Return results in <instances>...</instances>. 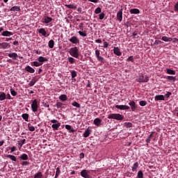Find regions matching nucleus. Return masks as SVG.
<instances>
[{
  "mask_svg": "<svg viewBox=\"0 0 178 178\" xmlns=\"http://www.w3.org/2000/svg\"><path fill=\"white\" fill-rule=\"evenodd\" d=\"M166 73L168 74H176V71L171 70V69H167L166 70Z\"/></svg>",
  "mask_w": 178,
  "mask_h": 178,
  "instance_id": "nucleus-39",
  "label": "nucleus"
},
{
  "mask_svg": "<svg viewBox=\"0 0 178 178\" xmlns=\"http://www.w3.org/2000/svg\"><path fill=\"white\" fill-rule=\"evenodd\" d=\"M108 47H109L108 42H104V48H108Z\"/></svg>",
  "mask_w": 178,
  "mask_h": 178,
  "instance_id": "nucleus-59",
  "label": "nucleus"
},
{
  "mask_svg": "<svg viewBox=\"0 0 178 178\" xmlns=\"http://www.w3.org/2000/svg\"><path fill=\"white\" fill-rule=\"evenodd\" d=\"M129 105L131 106V111H133V112H134V111L137 109V106H136V102L131 101L129 102Z\"/></svg>",
  "mask_w": 178,
  "mask_h": 178,
  "instance_id": "nucleus-12",
  "label": "nucleus"
},
{
  "mask_svg": "<svg viewBox=\"0 0 178 178\" xmlns=\"http://www.w3.org/2000/svg\"><path fill=\"white\" fill-rule=\"evenodd\" d=\"M1 35L3 37H10V35H13V33L9 31H5L1 33Z\"/></svg>",
  "mask_w": 178,
  "mask_h": 178,
  "instance_id": "nucleus-16",
  "label": "nucleus"
},
{
  "mask_svg": "<svg viewBox=\"0 0 178 178\" xmlns=\"http://www.w3.org/2000/svg\"><path fill=\"white\" fill-rule=\"evenodd\" d=\"M138 168V162L134 163L132 167V172H137V169Z\"/></svg>",
  "mask_w": 178,
  "mask_h": 178,
  "instance_id": "nucleus-35",
  "label": "nucleus"
},
{
  "mask_svg": "<svg viewBox=\"0 0 178 178\" xmlns=\"http://www.w3.org/2000/svg\"><path fill=\"white\" fill-rule=\"evenodd\" d=\"M137 178H144V173H143V171L140 170L138 172Z\"/></svg>",
  "mask_w": 178,
  "mask_h": 178,
  "instance_id": "nucleus-46",
  "label": "nucleus"
},
{
  "mask_svg": "<svg viewBox=\"0 0 178 178\" xmlns=\"http://www.w3.org/2000/svg\"><path fill=\"white\" fill-rule=\"evenodd\" d=\"M125 127L127 128H130V127H133V124H131V122H125L124 124Z\"/></svg>",
  "mask_w": 178,
  "mask_h": 178,
  "instance_id": "nucleus-50",
  "label": "nucleus"
},
{
  "mask_svg": "<svg viewBox=\"0 0 178 178\" xmlns=\"http://www.w3.org/2000/svg\"><path fill=\"white\" fill-rule=\"evenodd\" d=\"M102 122V120H101V119L95 118L93 121V123H94V124H95V126H97V127H99V126H101Z\"/></svg>",
  "mask_w": 178,
  "mask_h": 178,
  "instance_id": "nucleus-22",
  "label": "nucleus"
},
{
  "mask_svg": "<svg viewBox=\"0 0 178 178\" xmlns=\"http://www.w3.org/2000/svg\"><path fill=\"white\" fill-rule=\"evenodd\" d=\"M60 101L65 102V101H67V95H61L59 96Z\"/></svg>",
  "mask_w": 178,
  "mask_h": 178,
  "instance_id": "nucleus-31",
  "label": "nucleus"
},
{
  "mask_svg": "<svg viewBox=\"0 0 178 178\" xmlns=\"http://www.w3.org/2000/svg\"><path fill=\"white\" fill-rule=\"evenodd\" d=\"M68 62L70 65H73V63H75L76 59L73 58V57H68Z\"/></svg>",
  "mask_w": 178,
  "mask_h": 178,
  "instance_id": "nucleus-42",
  "label": "nucleus"
},
{
  "mask_svg": "<svg viewBox=\"0 0 178 178\" xmlns=\"http://www.w3.org/2000/svg\"><path fill=\"white\" fill-rule=\"evenodd\" d=\"M6 99V94L3 92H0V101H5Z\"/></svg>",
  "mask_w": 178,
  "mask_h": 178,
  "instance_id": "nucleus-33",
  "label": "nucleus"
},
{
  "mask_svg": "<svg viewBox=\"0 0 178 178\" xmlns=\"http://www.w3.org/2000/svg\"><path fill=\"white\" fill-rule=\"evenodd\" d=\"M54 45H55V42L54 41V40H50L48 44L49 48L52 49L54 48Z\"/></svg>",
  "mask_w": 178,
  "mask_h": 178,
  "instance_id": "nucleus-36",
  "label": "nucleus"
},
{
  "mask_svg": "<svg viewBox=\"0 0 178 178\" xmlns=\"http://www.w3.org/2000/svg\"><path fill=\"white\" fill-rule=\"evenodd\" d=\"M105 17V13H102L101 14H99V20H103V19Z\"/></svg>",
  "mask_w": 178,
  "mask_h": 178,
  "instance_id": "nucleus-56",
  "label": "nucleus"
},
{
  "mask_svg": "<svg viewBox=\"0 0 178 178\" xmlns=\"http://www.w3.org/2000/svg\"><path fill=\"white\" fill-rule=\"evenodd\" d=\"M8 56L13 59V60H16L19 58V56L16 53H10Z\"/></svg>",
  "mask_w": 178,
  "mask_h": 178,
  "instance_id": "nucleus-17",
  "label": "nucleus"
},
{
  "mask_svg": "<svg viewBox=\"0 0 178 178\" xmlns=\"http://www.w3.org/2000/svg\"><path fill=\"white\" fill-rule=\"evenodd\" d=\"M113 52L115 55H117V56H122V52L120 51L119 47H114Z\"/></svg>",
  "mask_w": 178,
  "mask_h": 178,
  "instance_id": "nucleus-15",
  "label": "nucleus"
},
{
  "mask_svg": "<svg viewBox=\"0 0 178 178\" xmlns=\"http://www.w3.org/2000/svg\"><path fill=\"white\" fill-rule=\"evenodd\" d=\"M78 33L79 35H81V37H87V31H79Z\"/></svg>",
  "mask_w": 178,
  "mask_h": 178,
  "instance_id": "nucleus-41",
  "label": "nucleus"
},
{
  "mask_svg": "<svg viewBox=\"0 0 178 178\" xmlns=\"http://www.w3.org/2000/svg\"><path fill=\"white\" fill-rule=\"evenodd\" d=\"M161 40H162V41H165V42H170L172 41V38H168L166 36H163Z\"/></svg>",
  "mask_w": 178,
  "mask_h": 178,
  "instance_id": "nucleus-34",
  "label": "nucleus"
},
{
  "mask_svg": "<svg viewBox=\"0 0 178 178\" xmlns=\"http://www.w3.org/2000/svg\"><path fill=\"white\" fill-rule=\"evenodd\" d=\"M90 134H91V129H90V127H88L84 131L83 136L85 138H87V137H90Z\"/></svg>",
  "mask_w": 178,
  "mask_h": 178,
  "instance_id": "nucleus-11",
  "label": "nucleus"
},
{
  "mask_svg": "<svg viewBox=\"0 0 178 178\" xmlns=\"http://www.w3.org/2000/svg\"><path fill=\"white\" fill-rule=\"evenodd\" d=\"M170 95H172V92H168L166 94H165V97L167 98H169V97H170Z\"/></svg>",
  "mask_w": 178,
  "mask_h": 178,
  "instance_id": "nucleus-62",
  "label": "nucleus"
},
{
  "mask_svg": "<svg viewBox=\"0 0 178 178\" xmlns=\"http://www.w3.org/2000/svg\"><path fill=\"white\" fill-rule=\"evenodd\" d=\"M97 59L99 62H101L102 63H105V58H104V57L99 56L98 57H97Z\"/></svg>",
  "mask_w": 178,
  "mask_h": 178,
  "instance_id": "nucleus-43",
  "label": "nucleus"
},
{
  "mask_svg": "<svg viewBox=\"0 0 178 178\" xmlns=\"http://www.w3.org/2000/svg\"><path fill=\"white\" fill-rule=\"evenodd\" d=\"M95 42H97V44H102V40L101 39H97L95 40Z\"/></svg>",
  "mask_w": 178,
  "mask_h": 178,
  "instance_id": "nucleus-60",
  "label": "nucleus"
},
{
  "mask_svg": "<svg viewBox=\"0 0 178 178\" xmlns=\"http://www.w3.org/2000/svg\"><path fill=\"white\" fill-rule=\"evenodd\" d=\"M15 151H16V147L13 146V147H11L10 149V152H15Z\"/></svg>",
  "mask_w": 178,
  "mask_h": 178,
  "instance_id": "nucleus-61",
  "label": "nucleus"
},
{
  "mask_svg": "<svg viewBox=\"0 0 178 178\" xmlns=\"http://www.w3.org/2000/svg\"><path fill=\"white\" fill-rule=\"evenodd\" d=\"M59 175H60V168L59 167H58L56 168L55 178L59 177Z\"/></svg>",
  "mask_w": 178,
  "mask_h": 178,
  "instance_id": "nucleus-44",
  "label": "nucleus"
},
{
  "mask_svg": "<svg viewBox=\"0 0 178 178\" xmlns=\"http://www.w3.org/2000/svg\"><path fill=\"white\" fill-rule=\"evenodd\" d=\"M28 129L29 131H35V127H34L33 126L28 125Z\"/></svg>",
  "mask_w": 178,
  "mask_h": 178,
  "instance_id": "nucleus-52",
  "label": "nucleus"
},
{
  "mask_svg": "<svg viewBox=\"0 0 178 178\" xmlns=\"http://www.w3.org/2000/svg\"><path fill=\"white\" fill-rule=\"evenodd\" d=\"M66 130H68L69 133H75L76 129L74 128H72L70 124L65 125Z\"/></svg>",
  "mask_w": 178,
  "mask_h": 178,
  "instance_id": "nucleus-18",
  "label": "nucleus"
},
{
  "mask_svg": "<svg viewBox=\"0 0 178 178\" xmlns=\"http://www.w3.org/2000/svg\"><path fill=\"white\" fill-rule=\"evenodd\" d=\"M129 12L131 15H138V13H140V10H138V8H132Z\"/></svg>",
  "mask_w": 178,
  "mask_h": 178,
  "instance_id": "nucleus-26",
  "label": "nucleus"
},
{
  "mask_svg": "<svg viewBox=\"0 0 178 178\" xmlns=\"http://www.w3.org/2000/svg\"><path fill=\"white\" fill-rule=\"evenodd\" d=\"M72 106H75V108H81L80 104H79L77 102H74L72 103Z\"/></svg>",
  "mask_w": 178,
  "mask_h": 178,
  "instance_id": "nucleus-47",
  "label": "nucleus"
},
{
  "mask_svg": "<svg viewBox=\"0 0 178 178\" xmlns=\"http://www.w3.org/2000/svg\"><path fill=\"white\" fill-rule=\"evenodd\" d=\"M25 70H26V72H28V73H35V70H34V68L30 67L29 65H27L26 67H25Z\"/></svg>",
  "mask_w": 178,
  "mask_h": 178,
  "instance_id": "nucleus-19",
  "label": "nucleus"
},
{
  "mask_svg": "<svg viewBox=\"0 0 178 178\" xmlns=\"http://www.w3.org/2000/svg\"><path fill=\"white\" fill-rule=\"evenodd\" d=\"M10 45H9V43L8 42H2L0 43V49H6L7 48H9Z\"/></svg>",
  "mask_w": 178,
  "mask_h": 178,
  "instance_id": "nucleus-13",
  "label": "nucleus"
},
{
  "mask_svg": "<svg viewBox=\"0 0 178 178\" xmlns=\"http://www.w3.org/2000/svg\"><path fill=\"white\" fill-rule=\"evenodd\" d=\"M139 104L140 106H145V105H147V102L142 100L139 102Z\"/></svg>",
  "mask_w": 178,
  "mask_h": 178,
  "instance_id": "nucleus-55",
  "label": "nucleus"
},
{
  "mask_svg": "<svg viewBox=\"0 0 178 178\" xmlns=\"http://www.w3.org/2000/svg\"><path fill=\"white\" fill-rule=\"evenodd\" d=\"M26 143V139H23L21 141L18 142V145H19V149H21L22 147H23V145Z\"/></svg>",
  "mask_w": 178,
  "mask_h": 178,
  "instance_id": "nucleus-37",
  "label": "nucleus"
},
{
  "mask_svg": "<svg viewBox=\"0 0 178 178\" xmlns=\"http://www.w3.org/2000/svg\"><path fill=\"white\" fill-rule=\"evenodd\" d=\"M172 42H178V38H172Z\"/></svg>",
  "mask_w": 178,
  "mask_h": 178,
  "instance_id": "nucleus-63",
  "label": "nucleus"
},
{
  "mask_svg": "<svg viewBox=\"0 0 178 178\" xmlns=\"http://www.w3.org/2000/svg\"><path fill=\"white\" fill-rule=\"evenodd\" d=\"M33 178H44V175H42V172H41V171H38L35 174Z\"/></svg>",
  "mask_w": 178,
  "mask_h": 178,
  "instance_id": "nucleus-29",
  "label": "nucleus"
},
{
  "mask_svg": "<svg viewBox=\"0 0 178 178\" xmlns=\"http://www.w3.org/2000/svg\"><path fill=\"white\" fill-rule=\"evenodd\" d=\"M31 107L32 112H34V113H35V112H38V108H40V103H38L37 99L33 100Z\"/></svg>",
  "mask_w": 178,
  "mask_h": 178,
  "instance_id": "nucleus-4",
  "label": "nucleus"
},
{
  "mask_svg": "<svg viewBox=\"0 0 178 178\" xmlns=\"http://www.w3.org/2000/svg\"><path fill=\"white\" fill-rule=\"evenodd\" d=\"M127 62H134V57L133 56H130L127 59Z\"/></svg>",
  "mask_w": 178,
  "mask_h": 178,
  "instance_id": "nucleus-54",
  "label": "nucleus"
},
{
  "mask_svg": "<svg viewBox=\"0 0 178 178\" xmlns=\"http://www.w3.org/2000/svg\"><path fill=\"white\" fill-rule=\"evenodd\" d=\"M84 24L81 23L79 26V30H81L83 31V30H84Z\"/></svg>",
  "mask_w": 178,
  "mask_h": 178,
  "instance_id": "nucleus-58",
  "label": "nucleus"
},
{
  "mask_svg": "<svg viewBox=\"0 0 178 178\" xmlns=\"http://www.w3.org/2000/svg\"><path fill=\"white\" fill-rule=\"evenodd\" d=\"M155 101H165V96L163 95H158L154 97Z\"/></svg>",
  "mask_w": 178,
  "mask_h": 178,
  "instance_id": "nucleus-14",
  "label": "nucleus"
},
{
  "mask_svg": "<svg viewBox=\"0 0 178 178\" xmlns=\"http://www.w3.org/2000/svg\"><path fill=\"white\" fill-rule=\"evenodd\" d=\"M37 81L38 80L35 79V77L33 78L29 83V87H33V86H34V84H35Z\"/></svg>",
  "mask_w": 178,
  "mask_h": 178,
  "instance_id": "nucleus-32",
  "label": "nucleus"
},
{
  "mask_svg": "<svg viewBox=\"0 0 178 178\" xmlns=\"http://www.w3.org/2000/svg\"><path fill=\"white\" fill-rule=\"evenodd\" d=\"M31 66H35V67H38L40 66H42V63H40L38 61H33L31 63Z\"/></svg>",
  "mask_w": 178,
  "mask_h": 178,
  "instance_id": "nucleus-30",
  "label": "nucleus"
},
{
  "mask_svg": "<svg viewBox=\"0 0 178 178\" xmlns=\"http://www.w3.org/2000/svg\"><path fill=\"white\" fill-rule=\"evenodd\" d=\"M95 55H96V58H97L98 56H100L99 55H101V52L99 51V49L96 48L95 50Z\"/></svg>",
  "mask_w": 178,
  "mask_h": 178,
  "instance_id": "nucleus-57",
  "label": "nucleus"
},
{
  "mask_svg": "<svg viewBox=\"0 0 178 178\" xmlns=\"http://www.w3.org/2000/svg\"><path fill=\"white\" fill-rule=\"evenodd\" d=\"M42 23H44L45 24H48L49 23H51V22H52V17H44V18L42 19Z\"/></svg>",
  "mask_w": 178,
  "mask_h": 178,
  "instance_id": "nucleus-10",
  "label": "nucleus"
},
{
  "mask_svg": "<svg viewBox=\"0 0 178 178\" xmlns=\"http://www.w3.org/2000/svg\"><path fill=\"white\" fill-rule=\"evenodd\" d=\"M6 158H8V159H10L13 161V162H16V161H17V159H16L15 156L12 154L6 155Z\"/></svg>",
  "mask_w": 178,
  "mask_h": 178,
  "instance_id": "nucleus-21",
  "label": "nucleus"
},
{
  "mask_svg": "<svg viewBox=\"0 0 178 178\" xmlns=\"http://www.w3.org/2000/svg\"><path fill=\"white\" fill-rule=\"evenodd\" d=\"M154 134H155V132H154V131H152L150 133V134L149 135V136L146 139L147 144H149L151 143V138H152V136H154Z\"/></svg>",
  "mask_w": 178,
  "mask_h": 178,
  "instance_id": "nucleus-28",
  "label": "nucleus"
},
{
  "mask_svg": "<svg viewBox=\"0 0 178 178\" xmlns=\"http://www.w3.org/2000/svg\"><path fill=\"white\" fill-rule=\"evenodd\" d=\"M11 95H13V97H16L17 95V92H15V90H13V88H11L10 90Z\"/></svg>",
  "mask_w": 178,
  "mask_h": 178,
  "instance_id": "nucleus-48",
  "label": "nucleus"
},
{
  "mask_svg": "<svg viewBox=\"0 0 178 178\" xmlns=\"http://www.w3.org/2000/svg\"><path fill=\"white\" fill-rule=\"evenodd\" d=\"M69 54L70 55H71V56H73V58H78L79 56H80V54L79 52V49L77 48V47H72L70 49Z\"/></svg>",
  "mask_w": 178,
  "mask_h": 178,
  "instance_id": "nucleus-2",
  "label": "nucleus"
},
{
  "mask_svg": "<svg viewBox=\"0 0 178 178\" xmlns=\"http://www.w3.org/2000/svg\"><path fill=\"white\" fill-rule=\"evenodd\" d=\"M50 122L51 123H54L51 125V127L54 131L59 129V127H60V122H58V120H51Z\"/></svg>",
  "mask_w": 178,
  "mask_h": 178,
  "instance_id": "nucleus-5",
  "label": "nucleus"
},
{
  "mask_svg": "<svg viewBox=\"0 0 178 178\" xmlns=\"http://www.w3.org/2000/svg\"><path fill=\"white\" fill-rule=\"evenodd\" d=\"M22 166H28V165H30V162L24 160V161L21 162Z\"/></svg>",
  "mask_w": 178,
  "mask_h": 178,
  "instance_id": "nucleus-49",
  "label": "nucleus"
},
{
  "mask_svg": "<svg viewBox=\"0 0 178 178\" xmlns=\"http://www.w3.org/2000/svg\"><path fill=\"white\" fill-rule=\"evenodd\" d=\"M79 158H80V159H83V158H84V153H81L79 154Z\"/></svg>",
  "mask_w": 178,
  "mask_h": 178,
  "instance_id": "nucleus-64",
  "label": "nucleus"
},
{
  "mask_svg": "<svg viewBox=\"0 0 178 178\" xmlns=\"http://www.w3.org/2000/svg\"><path fill=\"white\" fill-rule=\"evenodd\" d=\"M72 79L77 76V72L76 71H72L71 72Z\"/></svg>",
  "mask_w": 178,
  "mask_h": 178,
  "instance_id": "nucleus-51",
  "label": "nucleus"
},
{
  "mask_svg": "<svg viewBox=\"0 0 178 178\" xmlns=\"http://www.w3.org/2000/svg\"><path fill=\"white\" fill-rule=\"evenodd\" d=\"M56 106L57 109H60V108H63V104L60 102H57L56 104Z\"/></svg>",
  "mask_w": 178,
  "mask_h": 178,
  "instance_id": "nucleus-45",
  "label": "nucleus"
},
{
  "mask_svg": "<svg viewBox=\"0 0 178 178\" xmlns=\"http://www.w3.org/2000/svg\"><path fill=\"white\" fill-rule=\"evenodd\" d=\"M137 83H148L149 81V77L148 76H145L143 74H140L136 78Z\"/></svg>",
  "mask_w": 178,
  "mask_h": 178,
  "instance_id": "nucleus-3",
  "label": "nucleus"
},
{
  "mask_svg": "<svg viewBox=\"0 0 178 178\" xmlns=\"http://www.w3.org/2000/svg\"><path fill=\"white\" fill-rule=\"evenodd\" d=\"M22 119L25 120V122H29V114L28 113H24L22 115Z\"/></svg>",
  "mask_w": 178,
  "mask_h": 178,
  "instance_id": "nucleus-38",
  "label": "nucleus"
},
{
  "mask_svg": "<svg viewBox=\"0 0 178 178\" xmlns=\"http://www.w3.org/2000/svg\"><path fill=\"white\" fill-rule=\"evenodd\" d=\"M108 119H114L115 120L122 121L124 119V116L122 114L111 113L108 115Z\"/></svg>",
  "mask_w": 178,
  "mask_h": 178,
  "instance_id": "nucleus-1",
  "label": "nucleus"
},
{
  "mask_svg": "<svg viewBox=\"0 0 178 178\" xmlns=\"http://www.w3.org/2000/svg\"><path fill=\"white\" fill-rule=\"evenodd\" d=\"M38 60L40 63H44V62H48V58L44 56H39Z\"/></svg>",
  "mask_w": 178,
  "mask_h": 178,
  "instance_id": "nucleus-23",
  "label": "nucleus"
},
{
  "mask_svg": "<svg viewBox=\"0 0 178 178\" xmlns=\"http://www.w3.org/2000/svg\"><path fill=\"white\" fill-rule=\"evenodd\" d=\"M88 173H90L88 170H83L81 172V176L83 178H91V176Z\"/></svg>",
  "mask_w": 178,
  "mask_h": 178,
  "instance_id": "nucleus-7",
  "label": "nucleus"
},
{
  "mask_svg": "<svg viewBox=\"0 0 178 178\" xmlns=\"http://www.w3.org/2000/svg\"><path fill=\"white\" fill-rule=\"evenodd\" d=\"M10 12H20V6H15L10 9Z\"/></svg>",
  "mask_w": 178,
  "mask_h": 178,
  "instance_id": "nucleus-27",
  "label": "nucleus"
},
{
  "mask_svg": "<svg viewBox=\"0 0 178 178\" xmlns=\"http://www.w3.org/2000/svg\"><path fill=\"white\" fill-rule=\"evenodd\" d=\"M166 79L167 80H169V81H176V76H168Z\"/></svg>",
  "mask_w": 178,
  "mask_h": 178,
  "instance_id": "nucleus-40",
  "label": "nucleus"
},
{
  "mask_svg": "<svg viewBox=\"0 0 178 178\" xmlns=\"http://www.w3.org/2000/svg\"><path fill=\"white\" fill-rule=\"evenodd\" d=\"M65 8H67V9H77V6L74 4H65Z\"/></svg>",
  "mask_w": 178,
  "mask_h": 178,
  "instance_id": "nucleus-25",
  "label": "nucleus"
},
{
  "mask_svg": "<svg viewBox=\"0 0 178 178\" xmlns=\"http://www.w3.org/2000/svg\"><path fill=\"white\" fill-rule=\"evenodd\" d=\"M19 159H21V161H28L29 155H27V154L26 153H24L20 155Z\"/></svg>",
  "mask_w": 178,
  "mask_h": 178,
  "instance_id": "nucleus-24",
  "label": "nucleus"
},
{
  "mask_svg": "<svg viewBox=\"0 0 178 178\" xmlns=\"http://www.w3.org/2000/svg\"><path fill=\"white\" fill-rule=\"evenodd\" d=\"M117 20L122 22L123 20V9L120 10L117 13Z\"/></svg>",
  "mask_w": 178,
  "mask_h": 178,
  "instance_id": "nucleus-8",
  "label": "nucleus"
},
{
  "mask_svg": "<svg viewBox=\"0 0 178 178\" xmlns=\"http://www.w3.org/2000/svg\"><path fill=\"white\" fill-rule=\"evenodd\" d=\"M69 41H70L72 42V44H79L80 42V40H79V38H77V37L76 36H72Z\"/></svg>",
  "mask_w": 178,
  "mask_h": 178,
  "instance_id": "nucleus-9",
  "label": "nucleus"
},
{
  "mask_svg": "<svg viewBox=\"0 0 178 178\" xmlns=\"http://www.w3.org/2000/svg\"><path fill=\"white\" fill-rule=\"evenodd\" d=\"M39 34H42L43 37H47V31H45V29L41 28L38 30Z\"/></svg>",
  "mask_w": 178,
  "mask_h": 178,
  "instance_id": "nucleus-20",
  "label": "nucleus"
},
{
  "mask_svg": "<svg viewBox=\"0 0 178 178\" xmlns=\"http://www.w3.org/2000/svg\"><path fill=\"white\" fill-rule=\"evenodd\" d=\"M101 12H102V9H101L100 7L97 8L95 9V13L96 15H98V13H101Z\"/></svg>",
  "mask_w": 178,
  "mask_h": 178,
  "instance_id": "nucleus-53",
  "label": "nucleus"
},
{
  "mask_svg": "<svg viewBox=\"0 0 178 178\" xmlns=\"http://www.w3.org/2000/svg\"><path fill=\"white\" fill-rule=\"evenodd\" d=\"M115 108L120 109V111H127L130 109V106L127 105H115Z\"/></svg>",
  "mask_w": 178,
  "mask_h": 178,
  "instance_id": "nucleus-6",
  "label": "nucleus"
}]
</instances>
